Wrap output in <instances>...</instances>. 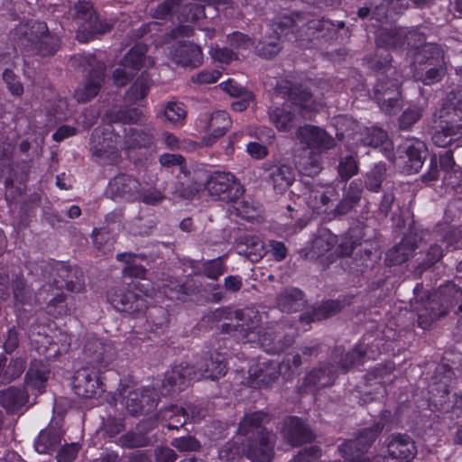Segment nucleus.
<instances>
[{
    "label": "nucleus",
    "instance_id": "obj_4",
    "mask_svg": "<svg viewBox=\"0 0 462 462\" xmlns=\"http://www.w3.org/2000/svg\"><path fill=\"white\" fill-rule=\"evenodd\" d=\"M247 319V327L241 328L246 343L257 345L266 353L273 355H279L293 344V337L282 334L276 326H261V318L257 312H254L253 318Z\"/></svg>",
    "mask_w": 462,
    "mask_h": 462
},
{
    "label": "nucleus",
    "instance_id": "obj_53",
    "mask_svg": "<svg viewBox=\"0 0 462 462\" xmlns=\"http://www.w3.org/2000/svg\"><path fill=\"white\" fill-rule=\"evenodd\" d=\"M151 439L145 432L140 430H128L118 439L117 445L123 448H143L150 444Z\"/></svg>",
    "mask_w": 462,
    "mask_h": 462
},
{
    "label": "nucleus",
    "instance_id": "obj_51",
    "mask_svg": "<svg viewBox=\"0 0 462 462\" xmlns=\"http://www.w3.org/2000/svg\"><path fill=\"white\" fill-rule=\"evenodd\" d=\"M245 456L243 439L231 440L226 443L218 450V457L221 462H238Z\"/></svg>",
    "mask_w": 462,
    "mask_h": 462
},
{
    "label": "nucleus",
    "instance_id": "obj_48",
    "mask_svg": "<svg viewBox=\"0 0 462 462\" xmlns=\"http://www.w3.org/2000/svg\"><path fill=\"white\" fill-rule=\"evenodd\" d=\"M254 311L249 310H236L235 311V319L237 320L236 325L231 323H223L220 326V331L224 334H232L238 340L243 343L245 342L244 333L241 331L242 327H247L249 320L247 319L253 318Z\"/></svg>",
    "mask_w": 462,
    "mask_h": 462
},
{
    "label": "nucleus",
    "instance_id": "obj_56",
    "mask_svg": "<svg viewBox=\"0 0 462 462\" xmlns=\"http://www.w3.org/2000/svg\"><path fill=\"white\" fill-rule=\"evenodd\" d=\"M388 139L387 132L378 126L366 127L361 133V142L365 146L379 147Z\"/></svg>",
    "mask_w": 462,
    "mask_h": 462
},
{
    "label": "nucleus",
    "instance_id": "obj_11",
    "mask_svg": "<svg viewBox=\"0 0 462 462\" xmlns=\"http://www.w3.org/2000/svg\"><path fill=\"white\" fill-rule=\"evenodd\" d=\"M122 137L109 125L102 130L95 129L90 137V150L94 157L108 162L120 156L119 144Z\"/></svg>",
    "mask_w": 462,
    "mask_h": 462
},
{
    "label": "nucleus",
    "instance_id": "obj_22",
    "mask_svg": "<svg viewBox=\"0 0 462 462\" xmlns=\"http://www.w3.org/2000/svg\"><path fill=\"white\" fill-rule=\"evenodd\" d=\"M141 182L131 174L118 173L110 179L106 188V194L113 200L124 199L135 201Z\"/></svg>",
    "mask_w": 462,
    "mask_h": 462
},
{
    "label": "nucleus",
    "instance_id": "obj_20",
    "mask_svg": "<svg viewBox=\"0 0 462 462\" xmlns=\"http://www.w3.org/2000/svg\"><path fill=\"white\" fill-rule=\"evenodd\" d=\"M106 80V68L98 65L89 69L74 90L78 103L85 104L94 99L101 91Z\"/></svg>",
    "mask_w": 462,
    "mask_h": 462
},
{
    "label": "nucleus",
    "instance_id": "obj_29",
    "mask_svg": "<svg viewBox=\"0 0 462 462\" xmlns=\"http://www.w3.org/2000/svg\"><path fill=\"white\" fill-rule=\"evenodd\" d=\"M51 269L63 282L61 286L68 291L79 293L85 290V278L80 268L71 267L65 262L53 260Z\"/></svg>",
    "mask_w": 462,
    "mask_h": 462
},
{
    "label": "nucleus",
    "instance_id": "obj_62",
    "mask_svg": "<svg viewBox=\"0 0 462 462\" xmlns=\"http://www.w3.org/2000/svg\"><path fill=\"white\" fill-rule=\"evenodd\" d=\"M423 109L417 104L410 105L399 117V127L402 130H408L422 116Z\"/></svg>",
    "mask_w": 462,
    "mask_h": 462
},
{
    "label": "nucleus",
    "instance_id": "obj_33",
    "mask_svg": "<svg viewBox=\"0 0 462 462\" xmlns=\"http://www.w3.org/2000/svg\"><path fill=\"white\" fill-rule=\"evenodd\" d=\"M388 454L392 458L411 461L415 457L417 448L414 440L402 433L392 434L387 445Z\"/></svg>",
    "mask_w": 462,
    "mask_h": 462
},
{
    "label": "nucleus",
    "instance_id": "obj_59",
    "mask_svg": "<svg viewBox=\"0 0 462 462\" xmlns=\"http://www.w3.org/2000/svg\"><path fill=\"white\" fill-rule=\"evenodd\" d=\"M142 116L143 113L139 108L129 106L121 107L111 114L113 122L124 125L137 124L141 121Z\"/></svg>",
    "mask_w": 462,
    "mask_h": 462
},
{
    "label": "nucleus",
    "instance_id": "obj_44",
    "mask_svg": "<svg viewBox=\"0 0 462 462\" xmlns=\"http://www.w3.org/2000/svg\"><path fill=\"white\" fill-rule=\"evenodd\" d=\"M26 368V360L21 356L10 358L0 353V383L7 384L18 379Z\"/></svg>",
    "mask_w": 462,
    "mask_h": 462
},
{
    "label": "nucleus",
    "instance_id": "obj_54",
    "mask_svg": "<svg viewBox=\"0 0 462 462\" xmlns=\"http://www.w3.org/2000/svg\"><path fill=\"white\" fill-rule=\"evenodd\" d=\"M337 244V236L328 228L318 229L317 236L312 241V248L319 255L330 251Z\"/></svg>",
    "mask_w": 462,
    "mask_h": 462
},
{
    "label": "nucleus",
    "instance_id": "obj_37",
    "mask_svg": "<svg viewBox=\"0 0 462 462\" xmlns=\"http://www.w3.org/2000/svg\"><path fill=\"white\" fill-rule=\"evenodd\" d=\"M29 393L25 386H9L0 391V405L8 414H14L29 402Z\"/></svg>",
    "mask_w": 462,
    "mask_h": 462
},
{
    "label": "nucleus",
    "instance_id": "obj_26",
    "mask_svg": "<svg viewBox=\"0 0 462 462\" xmlns=\"http://www.w3.org/2000/svg\"><path fill=\"white\" fill-rule=\"evenodd\" d=\"M271 417L268 412L257 411L246 413L238 425V439L256 438L273 434L264 426L269 423Z\"/></svg>",
    "mask_w": 462,
    "mask_h": 462
},
{
    "label": "nucleus",
    "instance_id": "obj_39",
    "mask_svg": "<svg viewBox=\"0 0 462 462\" xmlns=\"http://www.w3.org/2000/svg\"><path fill=\"white\" fill-rule=\"evenodd\" d=\"M162 289L168 299L185 300L188 296L195 293L197 286L189 276L171 277L163 283Z\"/></svg>",
    "mask_w": 462,
    "mask_h": 462
},
{
    "label": "nucleus",
    "instance_id": "obj_64",
    "mask_svg": "<svg viewBox=\"0 0 462 462\" xmlns=\"http://www.w3.org/2000/svg\"><path fill=\"white\" fill-rule=\"evenodd\" d=\"M393 365L389 364H378L374 368L369 370L365 374L366 383L371 384V381L375 380L382 387L384 383V377L389 376L393 372ZM385 390V388H383Z\"/></svg>",
    "mask_w": 462,
    "mask_h": 462
},
{
    "label": "nucleus",
    "instance_id": "obj_60",
    "mask_svg": "<svg viewBox=\"0 0 462 462\" xmlns=\"http://www.w3.org/2000/svg\"><path fill=\"white\" fill-rule=\"evenodd\" d=\"M422 72V70H420ZM424 74L420 79L425 85H431L442 79L446 73L444 58H440L435 63H431L427 69H423Z\"/></svg>",
    "mask_w": 462,
    "mask_h": 462
},
{
    "label": "nucleus",
    "instance_id": "obj_6",
    "mask_svg": "<svg viewBox=\"0 0 462 462\" xmlns=\"http://www.w3.org/2000/svg\"><path fill=\"white\" fill-rule=\"evenodd\" d=\"M461 113L460 100L455 106L444 104L439 109L438 116L439 122L431 135L432 143L436 146L447 147L453 142H459L461 137L457 134L462 127Z\"/></svg>",
    "mask_w": 462,
    "mask_h": 462
},
{
    "label": "nucleus",
    "instance_id": "obj_63",
    "mask_svg": "<svg viewBox=\"0 0 462 462\" xmlns=\"http://www.w3.org/2000/svg\"><path fill=\"white\" fill-rule=\"evenodd\" d=\"M171 445L180 452H196L201 448L199 440L192 435L174 438L171 440Z\"/></svg>",
    "mask_w": 462,
    "mask_h": 462
},
{
    "label": "nucleus",
    "instance_id": "obj_61",
    "mask_svg": "<svg viewBox=\"0 0 462 462\" xmlns=\"http://www.w3.org/2000/svg\"><path fill=\"white\" fill-rule=\"evenodd\" d=\"M164 417H168L170 420L169 423L166 425L169 430H178L187 423L189 416L183 407L171 405L164 411Z\"/></svg>",
    "mask_w": 462,
    "mask_h": 462
},
{
    "label": "nucleus",
    "instance_id": "obj_19",
    "mask_svg": "<svg viewBox=\"0 0 462 462\" xmlns=\"http://www.w3.org/2000/svg\"><path fill=\"white\" fill-rule=\"evenodd\" d=\"M32 45L35 53L41 57L54 56L60 48V39L50 32L45 22H35L31 27Z\"/></svg>",
    "mask_w": 462,
    "mask_h": 462
},
{
    "label": "nucleus",
    "instance_id": "obj_17",
    "mask_svg": "<svg viewBox=\"0 0 462 462\" xmlns=\"http://www.w3.org/2000/svg\"><path fill=\"white\" fill-rule=\"evenodd\" d=\"M398 152L402 169L408 174L417 173L429 155L426 143L417 138L407 140L398 148Z\"/></svg>",
    "mask_w": 462,
    "mask_h": 462
},
{
    "label": "nucleus",
    "instance_id": "obj_3",
    "mask_svg": "<svg viewBox=\"0 0 462 462\" xmlns=\"http://www.w3.org/2000/svg\"><path fill=\"white\" fill-rule=\"evenodd\" d=\"M291 15L299 23L295 40L300 41V45L305 48H321L325 44L334 43L344 44L351 37V30L343 21L334 23L322 17L304 22L299 13H293Z\"/></svg>",
    "mask_w": 462,
    "mask_h": 462
},
{
    "label": "nucleus",
    "instance_id": "obj_16",
    "mask_svg": "<svg viewBox=\"0 0 462 462\" xmlns=\"http://www.w3.org/2000/svg\"><path fill=\"white\" fill-rule=\"evenodd\" d=\"M275 93L302 111L313 112L316 110V102L310 88L291 80H279L275 87Z\"/></svg>",
    "mask_w": 462,
    "mask_h": 462
},
{
    "label": "nucleus",
    "instance_id": "obj_35",
    "mask_svg": "<svg viewBox=\"0 0 462 462\" xmlns=\"http://www.w3.org/2000/svg\"><path fill=\"white\" fill-rule=\"evenodd\" d=\"M199 367L203 377L213 381L223 377L227 371L225 355L216 350L207 352Z\"/></svg>",
    "mask_w": 462,
    "mask_h": 462
},
{
    "label": "nucleus",
    "instance_id": "obj_27",
    "mask_svg": "<svg viewBox=\"0 0 462 462\" xmlns=\"http://www.w3.org/2000/svg\"><path fill=\"white\" fill-rule=\"evenodd\" d=\"M193 374V367L183 364L167 371L162 381V394L175 395L184 391L192 380Z\"/></svg>",
    "mask_w": 462,
    "mask_h": 462
},
{
    "label": "nucleus",
    "instance_id": "obj_42",
    "mask_svg": "<svg viewBox=\"0 0 462 462\" xmlns=\"http://www.w3.org/2000/svg\"><path fill=\"white\" fill-rule=\"evenodd\" d=\"M344 303L339 300H327L310 310L304 311L300 316V320L307 324L320 321L340 312Z\"/></svg>",
    "mask_w": 462,
    "mask_h": 462
},
{
    "label": "nucleus",
    "instance_id": "obj_25",
    "mask_svg": "<svg viewBox=\"0 0 462 462\" xmlns=\"http://www.w3.org/2000/svg\"><path fill=\"white\" fill-rule=\"evenodd\" d=\"M245 457L252 462H271L274 456L275 435L243 439Z\"/></svg>",
    "mask_w": 462,
    "mask_h": 462
},
{
    "label": "nucleus",
    "instance_id": "obj_18",
    "mask_svg": "<svg viewBox=\"0 0 462 462\" xmlns=\"http://www.w3.org/2000/svg\"><path fill=\"white\" fill-rule=\"evenodd\" d=\"M281 434L284 441L291 447L310 443L315 439L309 424L303 419L294 415L283 419Z\"/></svg>",
    "mask_w": 462,
    "mask_h": 462
},
{
    "label": "nucleus",
    "instance_id": "obj_58",
    "mask_svg": "<svg viewBox=\"0 0 462 462\" xmlns=\"http://www.w3.org/2000/svg\"><path fill=\"white\" fill-rule=\"evenodd\" d=\"M163 114L165 119L174 125H183L187 116L185 105L176 101L168 102Z\"/></svg>",
    "mask_w": 462,
    "mask_h": 462
},
{
    "label": "nucleus",
    "instance_id": "obj_45",
    "mask_svg": "<svg viewBox=\"0 0 462 462\" xmlns=\"http://www.w3.org/2000/svg\"><path fill=\"white\" fill-rule=\"evenodd\" d=\"M73 298L60 292L49 300L45 311L54 319L70 316L74 311Z\"/></svg>",
    "mask_w": 462,
    "mask_h": 462
},
{
    "label": "nucleus",
    "instance_id": "obj_21",
    "mask_svg": "<svg viewBox=\"0 0 462 462\" xmlns=\"http://www.w3.org/2000/svg\"><path fill=\"white\" fill-rule=\"evenodd\" d=\"M171 57L175 64L189 69L199 68L204 60L201 47L186 40L178 41L171 46Z\"/></svg>",
    "mask_w": 462,
    "mask_h": 462
},
{
    "label": "nucleus",
    "instance_id": "obj_43",
    "mask_svg": "<svg viewBox=\"0 0 462 462\" xmlns=\"http://www.w3.org/2000/svg\"><path fill=\"white\" fill-rule=\"evenodd\" d=\"M50 369L42 360L31 361L24 376V384L32 389H36L40 393L44 392L49 379Z\"/></svg>",
    "mask_w": 462,
    "mask_h": 462
},
{
    "label": "nucleus",
    "instance_id": "obj_12",
    "mask_svg": "<svg viewBox=\"0 0 462 462\" xmlns=\"http://www.w3.org/2000/svg\"><path fill=\"white\" fill-rule=\"evenodd\" d=\"M379 435L374 428H365L355 439H349L339 445L338 450L345 462H380L370 460L365 455Z\"/></svg>",
    "mask_w": 462,
    "mask_h": 462
},
{
    "label": "nucleus",
    "instance_id": "obj_55",
    "mask_svg": "<svg viewBox=\"0 0 462 462\" xmlns=\"http://www.w3.org/2000/svg\"><path fill=\"white\" fill-rule=\"evenodd\" d=\"M125 142L129 149L149 148L153 143V135L147 129L131 128Z\"/></svg>",
    "mask_w": 462,
    "mask_h": 462
},
{
    "label": "nucleus",
    "instance_id": "obj_49",
    "mask_svg": "<svg viewBox=\"0 0 462 462\" xmlns=\"http://www.w3.org/2000/svg\"><path fill=\"white\" fill-rule=\"evenodd\" d=\"M272 124L280 132H288L293 127L295 114L289 106H276L269 111Z\"/></svg>",
    "mask_w": 462,
    "mask_h": 462
},
{
    "label": "nucleus",
    "instance_id": "obj_50",
    "mask_svg": "<svg viewBox=\"0 0 462 462\" xmlns=\"http://www.w3.org/2000/svg\"><path fill=\"white\" fill-rule=\"evenodd\" d=\"M148 48L145 44L137 42L135 43L124 56L120 65L128 68L130 70L136 73L139 71L144 63L145 54Z\"/></svg>",
    "mask_w": 462,
    "mask_h": 462
},
{
    "label": "nucleus",
    "instance_id": "obj_41",
    "mask_svg": "<svg viewBox=\"0 0 462 462\" xmlns=\"http://www.w3.org/2000/svg\"><path fill=\"white\" fill-rule=\"evenodd\" d=\"M110 215L106 217V225L99 228L95 227L92 231V240L95 247L104 254H109L114 250V244L116 239V222L110 226ZM116 229H119V224H116Z\"/></svg>",
    "mask_w": 462,
    "mask_h": 462
},
{
    "label": "nucleus",
    "instance_id": "obj_2",
    "mask_svg": "<svg viewBox=\"0 0 462 462\" xmlns=\"http://www.w3.org/2000/svg\"><path fill=\"white\" fill-rule=\"evenodd\" d=\"M148 287L140 282H132L125 289L116 290L107 295L110 303L121 312H125L134 318L148 311L146 320L150 331L160 336L163 334L170 324L169 313L162 306L149 308L146 300Z\"/></svg>",
    "mask_w": 462,
    "mask_h": 462
},
{
    "label": "nucleus",
    "instance_id": "obj_36",
    "mask_svg": "<svg viewBox=\"0 0 462 462\" xmlns=\"http://www.w3.org/2000/svg\"><path fill=\"white\" fill-rule=\"evenodd\" d=\"M362 191L361 184L352 181L343 198L334 208H330L328 218H340L350 213L359 204Z\"/></svg>",
    "mask_w": 462,
    "mask_h": 462
},
{
    "label": "nucleus",
    "instance_id": "obj_15",
    "mask_svg": "<svg viewBox=\"0 0 462 462\" xmlns=\"http://www.w3.org/2000/svg\"><path fill=\"white\" fill-rule=\"evenodd\" d=\"M198 125L207 134L202 139L203 143L211 146L231 128L232 119L226 111L216 110L210 115H201Z\"/></svg>",
    "mask_w": 462,
    "mask_h": 462
},
{
    "label": "nucleus",
    "instance_id": "obj_40",
    "mask_svg": "<svg viewBox=\"0 0 462 462\" xmlns=\"http://www.w3.org/2000/svg\"><path fill=\"white\" fill-rule=\"evenodd\" d=\"M418 247L415 238L405 235L399 244L391 247L385 254L387 266H396L407 262Z\"/></svg>",
    "mask_w": 462,
    "mask_h": 462
},
{
    "label": "nucleus",
    "instance_id": "obj_14",
    "mask_svg": "<svg viewBox=\"0 0 462 462\" xmlns=\"http://www.w3.org/2000/svg\"><path fill=\"white\" fill-rule=\"evenodd\" d=\"M280 362L259 358L248 369L246 385L254 389H268L277 382L281 375Z\"/></svg>",
    "mask_w": 462,
    "mask_h": 462
},
{
    "label": "nucleus",
    "instance_id": "obj_52",
    "mask_svg": "<svg viewBox=\"0 0 462 462\" xmlns=\"http://www.w3.org/2000/svg\"><path fill=\"white\" fill-rule=\"evenodd\" d=\"M136 257L137 255L135 254L131 253H120L116 254L117 261L125 263V266L123 269L125 277L144 279L147 270L142 264L134 263Z\"/></svg>",
    "mask_w": 462,
    "mask_h": 462
},
{
    "label": "nucleus",
    "instance_id": "obj_7",
    "mask_svg": "<svg viewBox=\"0 0 462 462\" xmlns=\"http://www.w3.org/2000/svg\"><path fill=\"white\" fill-rule=\"evenodd\" d=\"M205 189L211 197L227 203H236L245 192L234 174L221 171H215L207 177Z\"/></svg>",
    "mask_w": 462,
    "mask_h": 462
},
{
    "label": "nucleus",
    "instance_id": "obj_9",
    "mask_svg": "<svg viewBox=\"0 0 462 462\" xmlns=\"http://www.w3.org/2000/svg\"><path fill=\"white\" fill-rule=\"evenodd\" d=\"M49 325L41 321L39 318L35 319L34 321L30 325L28 330V337L31 346L40 355L44 356L46 359H55L61 355L62 352H66L69 347V343L59 346L58 343L52 339V337L49 334Z\"/></svg>",
    "mask_w": 462,
    "mask_h": 462
},
{
    "label": "nucleus",
    "instance_id": "obj_5",
    "mask_svg": "<svg viewBox=\"0 0 462 462\" xmlns=\"http://www.w3.org/2000/svg\"><path fill=\"white\" fill-rule=\"evenodd\" d=\"M462 294L452 282H448L439 286V290L429 295L423 303V310L418 313V326L428 329L431 324L441 317L449 313L451 309L457 304V295Z\"/></svg>",
    "mask_w": 462,
    "mask_h": 462
},
{
    "label": "nucleus",
    "instance_id": "obj_47",
    "mask_svg": "<svg viewBox=\"0 0 462 462\" xmlns=\"http://www.w3.org/2000/svg\"><path fill=\"white\" fill-rule=\"evenodd\" d=\"M60 441V432L55 428H47L40 431L34 448L39 454H50L59 448Z\"/></svg>",
    "mask_w": 462,
    "mask_h": 462
},
{
    "label": "nucleus",
    "instance_id": "obj_31",
    "mask_svg": "<svg viewBox=\"0 0 462 462\" xmlns=\"http://www.w3.org/2000/svg\"><path fill=\"white\" fill-rule=\"evenodd\" d=\"M268 171V180L278 193L285 192L295 180V170L287 163H264Z\"/></svg>",
    "mask_w": 462,
    "mask_h": 462
},
{
    "label": "nucleus",
    "instance_id": "obj_28",
    "mask_svg": "<svg viewBox=\"0 0 462 462\" xmlns=\"http://www.w3.org/2000/svg\"><path fill=\"white\" fill-rule=\"evenodd\" d=\"M297 137L301 143L319 152L335 145V140L325 130L311 125L299 127Z\"/></svg>",
    "mask_w": 462,
    "mask_h": 462
},
{
    "label": "nucleus",
    "instance_id": "obj_30",
    "mask_svg": "<svg viewBox=\"0 0 462 462\" xmlns=\"http://www.w3.org/2000/svg\"><path fill=\"white\" fill-rule=\"evenodd\" d=\"M158 402L149 389H138L128 393L125 400V407L133 416H139L152 412Z\"/></svg>",
    "mask_w": 462,
    "mask_h": 462
},
{
    "label": "nucleus",
    "instance_id": "obj_1",
    "mask_svg": "<svg viewBox=\"0 0 462 462\" xmlns=\"http://www.w3.org/2000/svg\"><path fill=\"white\" fill-rule=\"evenodd\" d=\"M83 355L88 359V365L75 372L72 389L79 397L92 399L106 391L104 374L116 359V349L111 341L90 336L85 341Z\"/></svg>",
    "mask_w": 462,
    "mask_h": 462
},
{
    "label": "nucleus",
    "instance_id": "obj_8",
    "mask_svg": "<svg viewBox=\"0 0 462 462\" xmlns=\"http://www.w3.org/2000/svg\"><path fill=\"white\" fill-rule=\"evenodd\" d=\"M298 21L292 15L279 16L272 24V29L275 34L274 41L259 42L254 47L255 53L263 59L273 58L281 51L279 42L282 38L291 40L290 34L295 36L298 32Z\"/></svg>",
    "mask_w": 462,
    "mask_h": 462
},
{
    "label": "nucleus",
    "instance_id": "obj_10",
    "mask_svg": "<svg viewBox=\"0 0 462 462\" xmlns=\"http://www.w3.org/2000/svg\"><path fill=\"white\" fill-rule=\"evenodd\" d=\"M402 78H379L373 88V99L380 109L392 115L402 106L401 98Z\"/></svg>",
    "mask_w": 462,
    "mask_h": 462
},
{
    "label": "nucleus",
    "instance_id": "obj_13",
    "mask_svg": "<svg viewBox=\"0 0 462 462\" xmlns=\"http://www.w3.org/2000/svg\"><path fill=\"white\" fill-rule=\"evenodd\" d=\"M304 199L313 213L328 215L332 203L339 198L336 187L330 184L305 183Z\"/></svg>",
    "mask_w": 462,
    "mask_h": 462
},
{
    "label": "nucleus",
    "instance_id": "obj_32",
    "mask_svg": "<svg viewBox=\"0 0 462 462\" xmlns=\"http://www.w3.org/2000/svg\"><path fill=\"white\" fill-rule=\"evenodd\" d=\"M414 50L412 52L411 66L417 74L420 70L427 69L431 63H435L439 59L444 58L443 51L439 44L426 42L420 46L411 44L409 50Z\"/></svg>",
    "mask_w": 462,
    "mask_h": 462
},
{
    "label": "nucleus",
    "instance_id": "obj_57",
    "mask_svg": "<svg viewBox=\"0 0 462 462\" xmlns=\"http://www.w3.org/2000/svg\"><path fill=\"white\" fill-rule=\"evenodd\" d=\"M149 80L143 73L126 91L125 99L131 103H136L143 99L149 93Z\"/></svg>",
    "mask_w": 462,
    "mask_h": 462
},
{
    "label": "nucleus",
    "instance_id": "obj_23",
    "mask_svg": "<svg viewBox=\"0 0 462 462\" xmlns=\"http://www.w3.org/2000/svg\"><path fill=\"white\" fill-rule=\"evenodd\" d=\"M337 378V373L335 365L330 362L324 363L306 374L299 389L300 393L317 391L319 388L333 385Z\"/></svg>",
    "mask_w": 462,
    "mask_h": 462
},
{
    "label": "nucleus",
    "instance_id": "obj_34",
    "mask_svg": "<svg viewBox=\"0 0 462 462\" xmlns=\"http://www.w3.org/2000/svg\"><path fill=\"white\" fill-rule=\"evenodd\" d=\"M306 303L304 291L293 286L284 288L276 296L277 308L286 313L300 311L304 309Z\"/></svg>",
    "mask_w": 462,
    "mask_h": 462
},
{
    "label": "nucleus",
    "instance_id": "obj_46",
    "mask_svg": "<svg viewBox=\"0 0 462 462\" xmlns=\"http://www.w3.org/2000/svg\"><path fill=\"white\" fill-rule=\"evenodd\" d=\"M340 356L337 367V373L338 369L344 373L347 372L351 367L356 365H359L363 362L365 356V351L363 350L359 346H355L354 348L346 353H343V346H336L331 354L332 358H337Z\"/></svg>",
    "mask_w": 462,
    "mask_h": 462
},
{
    "label": "nucleus",
    "instance_id": "obj_24",
    "mask_svg": "<svg viewBox=\"0 0 462 462\" xmlns=\"http://www.w3.org/2000/svg\"><path fill=\"white\" fill-rule=\"evenodd\" d=\"M418 38L419 42L424 40V37L415 31L404 32L403 31L394 29H383L379 32L375 39L376 49L390 52L393 50L402 49L405 44L411 47V41Z\"/></svg>",
    "mask_w": 462,
    "mask_h": 462
},
{
    "label": "nucleus",
    "instance_id": "obj_38",
    "mask_svg": "<svg viewBox=\"0 0 462 462\" xmlns=\"http://www.w3.org/2000/svg\"><path fill=\"white\" fill-rule=\"evenodd\" d=\"M368 68L371 69L377 79L402 78V73L393 65V58L390 52L376 49L374 53L367 59Z\"/></svg>",
    "mask_w": 462,
    "mask_h": 462
}]
</instances>
